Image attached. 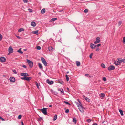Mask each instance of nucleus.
Segmentation results:
<instances>
[{
	"label": "nucleus",
	"instance_id": "obj_19",
	"mask_svg": "<svg viewBox=\"0 0 125 125\" xmlns=\"http://www.w3.org/2000/svg\"><path fill=\"white\" fill-rule=\"evenodd\" d=\"M83 97L87 101H89L90 99L87 97H86L85 96L83 95Z\"/></svg>",
	"mask_w": 125,
	"mask_h": 125
},
{
	"label": "nucleus",
	"instance_id": "obj_39",
	"mask_svg": "<svg viewBox=\"0 0 125 125\" xmlns=\"http://www.w3.org/2000/svg\"><path fill=\"white\" fill-rule=\"evenodd\" d=\"M88 12V10L87 9H85L84 10V12L85 13H86Z\"/></svg>",
	"mask_w": 125,
	"mask_h": 125
},
{
	"label": "nucleus",
	"instance_id": "obj_49",
	"mask_svg": "<svg viewBox=\"0 0 125 125\" xmlns=\"http://www.w3.org/2000/svg\"><path fill=\"white\" fill-rule=\"evenodd\" d=\"M93 55V53H91V54H90V56H89L90 58L91 59V58H92V56Z\"/></svg>",
	"mask_w": 125,
	"mask_h": 125
},
{
	"label": "nucleus",
	"instance_id": "obj_26",
	"mask_svg": "<svg viewBox=\"0 0 125 125\" xmlns=\"http://www.w3.org/2000/svg\"><path fill=\"white\" fill-rule=\"evenodd\" d=\"M17 52L21 54H22L23 53V52L21 51V48H20L18 50Z\"/></svg>",
	"mask_w": 125,
	"mask_h": 125
},
{
	"label": "nucleus",
	"instance_id": "obj_51",
	"mask_svg": "<svg viewBox=\"0 0 125 125\" xmlns=\"http://www.w3.org/2000/svg\"><path fill=\"white\" fill-rule=\"evenodd\" d=\"M21 79H22V80H25V77H21Z\"/></svg>",
	"mask_w": 125,
	"mask_h": 125
},
{
	"label": "nucleus",
	"instance_id": "obj_9",
	"mask_svg": "<svg viewBox=\"0 0 125 125\" xmlns=\"http://www.w3.org/2000/svg\"><path fill=\"white\" fill-rule=\"evenodd\" d=\"M46 82L47 83L50 85H52L54 83V82L53 81H50L48 79H47L46 80Z\"/></svg>",
	"mask_w": 125,
	"mask_h": 125
},
{
	"label": "nucleus",
	"instance_id": "obj_45",
	"mask_svg": "<svg viewBox=\"0 0 125 125\" xmlns=\"http://www.w3.org/2000/svg\"><path fill=\"white\" fill-rule=\"evenodd\" d=\"M2 36L1 35V34H0V41L2 40Z\"/></svg>",
	"mask_w": 125,
	"mask_h": 125
},
{
	"label": "nucleus",
	"instance_id": "obj_14",
	"mask_svg": "<svg viewBox=\"0 0 125 125\" xmlns=\"http://www.w3.org/2000/svg\"><path fill=\"white\" fill-rule=\"evenodd\" d=\"M114 63L115 64L116 66H117L120 64L119 61L118 60L117 61H115Z\"/></svg>",
	"mask_w": 125,
	"mask_h": 125
},
{
	"label": "nucleus",
	"instance_id": "obj_34",
	"mask_svg": "<svg viewBox=\"0 0 125 125\" xmlns=\"http://www.w3.org/2000/svg\"><path fill=\"white\" fill-rule=\"evenodd\" d=\"M122 42L123 43L125 44V37H124L123 38Z\"/></svg>",
	"mask_w": 125,
	"mask_h": 125
},
{
	"label": "nucleus",
	"instance_id": "obj_55",
	"mask_svg": "<svg viewBox=\"0 0 125 125\" xmlns=\"http://www.w3.org/2000/svg\"><path fill=\"white\" fill-rule=\"evenodd\" d=\"M93 125H97V124L96 123H95L93 124Z\"/></svg>",
	"mask_w": 125,
	"mask_h": 125
},
{
	"label": "nucleus",
	"instance_id": "obj_24",
	"mask_svg": "<svg viewBox=\"0 0 125 125\" xmlns=\"http://www.w3.org/2000/svg\"><path fill=\"white\" fill-rule=\"evenodd\" d=\"M48 49L50 52H51L54 49L52 47L50 46L48 47Z\"/></svg>",
	"mask_w": 125,
	"mask_h": 125
},
{
	"label": "nucleus",
	"instance_id": "obj_13",
	"mask_svg": "<svg viewBox=\"0 0 125 125\" xmlns=\"http://www.w3.org/2000/svg\"><path fill=\"white\" fill-rule=\"evenodd\" d=\"M79 107H80L78 108L80 111L81 112H84L83 107L82 106V105L81 106H80Z\"/></svg>",
	"mask_w": 125,
	"mask_h": 125
},
{
	"label": "nucleus",
	"instance_id": "obj_11",
	"mask_svg": "<svg viewBox=\"0 0 125 125\" xmlns=\"http://www.w3.org/2000/svg\"><path fill=\"white\" fill-rule=\"evenodd\" d=\"M77 101L79 102V104H78V103L76 102H75V103L77 104V106L78 107V108H79V107H80V106H82V105H81V104L80 101L79 99H77Z\"/></svg>",
	"mask_w": 125,
	"mask_h": 125
},
{
	"label": "nucleus",
	"instance_id": "obj_46",
	"mask_svg": "<svg viewBox=\"0 0 125 125\" xmlns=\"http://www.w3.org/2000/svg\"><path fill=\"white\" fill-rule=\"evenodd\" d=\"M13 72L15 74H16L17 73V72H16V71L15 70H13Z\"/></svg>",
	"mask_w": 125,
	"mask_h": 125
},
{
	"label": "nucleus",
	"instance_id": "obj_54",
	"mask_svg": "<svg viewBox=\"0 0 125 125\" xmlns=\"http://www.w3.org/2000/svg\"><path fill=\"white\" fill-rule=\"evenodd\" d=\"M22 67L24 68H26L27 67L25 65H23Z\"/></svg>",
	"mask_w": 125,
	"mask_h": 125
},
{
	"label": "nucleus",
	"instance_id": "obj_32",
	"mask_svg": "<svg viewBox=\"0 0 125 125\" xmlns=\"http://www.w3.org/2000/svg\"><path fill=\"white\" fill-rule=\"evenodd\" d=\"M36 86L37 87V88L38 89H39V85H40L39 83H37V82H36Z\"/></svg>",
	"mask_w": 125,
	"mask_h": 125
},
{
	"label": "nucleus",
	"instance_id": "obj_33",
	"mask_svg": "<svg viewBox=\"0 0 125 125\" xmlns=\"http://www.w3.org/2000/svg\"><path fill=\"white\" fill-rule=\"evenodd\" d=\"M101 66L102 68H105V65L104 64L102 63L101 64Z\"/></svg>",
	"mask_w": 125,
	"mask_h": 125
},
{
	"label": "nucleus",
	"instance_id": "obj_1",
	"mask_svg": "<svg viewBox=\"0 0 125 125\" xmlns=\"http://www.w3.org/2000/svg\"><path fill=\"white\" fill-rule=\"evenodd\" d=\"M47 108H43L40 110L45 115H46L47 114Z\"/></svg>",
	"mask_w": 125,
	"mask_h": 125
},
{
	"label": "nucleus",
	"instance_id": "obj_29",
	"mask_svg": "<svg viewBox=\"0 0 125 125\" xmlns=\"http://www.w3.org/2000/svg\"><path fill=\"white\" fill-rule=\"evenodd\" d=\"M33 33L34 34H35L37 35L38 34V31L36 30L34 31H33Z\"/></svg>",
	"mask_w": 125,
	"mask_h": 125
},
{
	"label": "nucleus",
	"instance_id": "obj_7",
	"mask_svg": "<svg viewBox=\"0 0 125 125\" xmlns=\"http://www.w3.org/2000/svg\"><path fill=\"white\" fill-rule=\"evenodd\" d=\"M117 60L118 61H119L120 63L122 62L125 63V59H123L121 60L120 58H118L117 59Z\"/></svg>",
	"mask_w": 125,
	"mask_h": 125
},
{
	"label": "nucleus",
	"instance_id": "obj_63",
	"mask_svg": "<svg viewBox=\"0 0 125 125\" xmlns=\"http://www.w3.org/2000/svg\"><path fill=\"white\" fill-rule=\"evenodd\" d=\"M41 119H42L41 118L40 119H39V120H40Z\"/></svg>",
	"mask_w": 125,
	"mask_h": 125
},
{
	"label": "nucleus",
	"instance_id": "obj_21",
	"mask_svg": "<svg viewBox=\"0 0 125 125\" xmlns=\"http://www.w3.org/2000/svg\"><path fill=\"white\" fill-rule=\"evenodd\" d=\"M38 66L39 68L42 69H43V67L42 64L40 63H39L38 64Z\"/></svg>",
	"mask_w": 125,
	"mask_h": 125
},
{
	"label": "nucleus",
	"instance_id": "obj_47",
	"mask_svg": "<svg viewBox=\"0 0 125 125\" xmlns=\"http://www.w3.org/2000/svg\"><path fill=\"white\" fill-rule=\"evenodd\" d=\"M99 48H98V47H97L96 48L95 50L96 51H99Z\"/></svg>",
	"mask_w": 125,
	"mask_h": 125
},
{
	"label": "nucleus",
	"instance_id": "obj_16",
	"mask_svg": "<svg viewBox=\"0 0 125 125\" xmlns=\"http://www.w3.org/2000/svg\"><path fill=\"white\" fill-rule=\"evenodd\" d=\"M32 79V77H27L26 76L25 77V80H27L28 81H29L31 80Z\"/></svg>",
	"mask_w": 125,
	"mask_h": 125
},
{
	"label": "nucleus",
	"instance_id": "obj_57",
	"mask_svg": "<svg viewBox=\"0 0 125 125\" xmlns=\"http://www.w3.org/2000/svg\"><path fill=\"white\" fill-rule=\"evenodd\" d=\"M21 125H24V123L22 121H21Z\"/></svg>",
	"mask_w": 125,
	"mask_h": 125
},
{
	"label": "nucleus",
	"instance_id": "obj_44",
	"mask_svg": "<svg viewBox=\"0 0 125 125\" xmlns=\"http://www.w3.org/2000/svg\"><path fill=\"white\" fill-rule=\"evenodd\" d=\"M28 10L29 11V12H32V10L31 9L29 8L28 9Z\"/></svg>",
	"mask_w": 125,
	"mask_h": 125
},
{
	"label": "nucleus",
	"instance_id": "obj_23",
	"mask_svg": "<svg viewBox=\"0 0 125 125\" xmlns=\"http://www.w3.org/2000/svg\"><path fill=\"white\" fill-rule=\"evenodd\" d=\"M100 97H104L105 96V94L103 93H101L100 94Z\"/></svg>",
	"mask_w": 125,
	"mask_h": 125
},
{
	"label": "nucleus",
	"instance_id": "obj_62",
	"mask_svg": "<svg viewBox=\"0 0 125 125\" xmlns=\"http://www.w3.org/2000/svg\"><path fill=\"white\" fill-rule=\"evenodd\" d=\"M52 106V105H50L49 106V107H51Z\"/></svg>",
	"mask_w": 125,
	"mask_h": 125
},
{
	"label": "nucleus",
	"instance_id": "obj_3",
	"mask_svg": "<svg viewBox=\"0 0 125 125\" xmlns=\"http://www.w3.org/2000/svg\"><path fill=\"white\" fill-rule=\"evenodd\" d=\"M41 59L42 62L45 66H46L47 65V62L45 59L42 57L41 58Z\"/></svg>",
	"mask_w": 125,
	"mask_h": 125
},
{
	"label": "nucleus",
	"instance_id": "obj_41",
	"mask_svg": "<svg viewBox=\"0 0 125 125\" xmlns=\"http://www.w3.org/2000/svg\"><path fill=\"white\" fill-rule=\"evenodd\" d=\"M69 112V109H67L65 111V112L66 113H68Z\"/></svg>",
	"mask_w": 125,
	"mask_h": 125
},
{
	"label": "nucleus",
	"instance_id": "obj_27",
	"mask_svg": "<svg viewBox=\"0 0 125 125\" xmlns=\"http://www.w3.org/2000/svg\"><path fill=\"white\" fill-rule=\"evenodd\" d=\"M73 121L74 123H76L77 121L76 118L75 117L73 119Z\"/></svg>",
	"mask_w": 125,
	"mask_h": 125
},
{
	"label": "nucleus",
	"instance_id": "obj_4",
	"mask_svg": "<svg viewBox=\"0 0 125 125\" xmlns=\"http://www.w3.org/2000/svg\"><path fill=\"white\" fill-rule=\"evenodd\" d=\"M100 42V38L99 37H97L96 39V41L94 42V43L96 44L99 43Z\"/></svg>",
	"mask_w": 125,
	"mask_h": 125
},
{
	"label": "nucleus",
	"instance_id": "obj_22",
	"mask_svg": "<svg viewBox=\"0 0 125 125\" xmlns=\"http://www.w3.org/2000/svg\"><path fill=\"white\" fill-rule=\"evenodd\" d=\"M45 9L44 8L42 9L41 11V13L42 14H43L44 13H45Z\"/></svg>",
	"mask_w": 125,
	"mask_h": 125
},
{
	"label": "nucleus",
	"instance_id": "obj_12",
	"mask_svg": "<svg viewBox=\"0 0 125 125\" xmlns=\"http://www.w3.org/2000/svg\"><path fill=\"white\" fill-rule=\"evenodd\" d=\"M90 46L91 48L92 49H94L96 47V45L94 44H93L92 43H91L90 44Z\"/></svg>",
	"mask_w": 125,
	"mask_h": 125
},
{
	"label": "nucleus",
	"instance_id": "obj_64",
	"mask_svg": "<svg viewBox=\"0 0 125 125\" xmlns=\"http://www.w3.org/2000/svg\"><path fill=\"white\" fill-rule=\"evenodd\" d=\"M69 73V71H67V72L66 73H67L68 74V73Z\"/></svg>",
	"mask_w": 125,
	"mask_h": 125
},
{
	"label": "nucleus",
	"instance_id": "obj_30",
	"mask_svg": "<svg viewBox=\"0 0 125 125\" xmlns=\"http://www.w3.org/2000/svg\"><path fill=\"white\" fill-rule=\"evenodd\" d=\"M76 65L77 66H79L80 65V62L79 61H76Z\"/></svg>",
	"mask_w": 125,
	"mask_h": 125
},
{
	"label": "nucleus",
	"instance_id": "obj_31",
	"mask_svg": "<svg viewBox=\"0 0 125 125\" xmlns=\"http://www.w3.org/2000/svg\"><path fill=\"white\" fill-rule=\"evenodd\" d=\"M57 118V115H56L54 117V118L53 120L54 121L56 120Z\"/></svg>",
	"mask_w": 125,
	"mask_h": 125
},
{
	"label": "nucleus",
	"instance_id": "obj_35",
	"mask_svg": "<svg viewBox=\"0 0 125 125\" xmlns=\"http://www.w3.org/2000/svg\"><path fill=\"white\" fill-rule=\"evenodd\" d=\"M65 77L66 78L67 81H68L69 80V78L68 77V75H66Z\"/></svg>",
	"mask_w": 125,
	"mask_h": 125
},
{
	"label": "nucleus",
	"instance_id": "obj_20",
	"mask_svg": "<svg viewBox=\"0 0 125 125\" xmlns=\"http://www.w3.org/2000/svg\"><path fill=\"white\" fill-rule=\"evenodd\" d=\"M24 29L23 28H21L18 31V32H21L23 31H24Z\"/></svg>",
	"mask_w": 125,
	"mask_h": 125
},
{
	"label": "nucleus",
	"instance_id": "obj_61",
	"mask_svg": "<svg viewBox=\"0 0 125 125\" xmlns=\"http://www.w3.org/2000/svg\"><path fill=\"white\" fill-rule=\"evenodd\" d=\"M67 90H68V91H69V89L67 87Z\"/></svg>",
	"mask_w": 125,
	"mask_h": 125
},
{
	"label": "nucleus",
	"instance_id": "obj_58",
	"mask_svg": "<svg viewBox=\"0 0 125 125\" xmlns=\"http://www.w3.org/2000/svg\"><path fill=\"white\" fill-rule=\"evenodd\" d=\"M63 10L62 9V10H60L59 11L60 12H61Z\"/></svg>",
	"mask_w": 125,
	"mask_h": 125
},
{
	"label": "nucleus",
	"instance_id": "obj_10",
	"mask_svg": "<svg viewBox=\"0 0 125 125\" xmlns=\"http://www.w3.org/2000/svg\"><path fill=\"white\" fill-rule=\"evenodd\" d=\"M10 80L12 82H15V79L13 77H11L10 78Z\"/></svg>",
	"mask_w": 125,
	"mask_h": 125
},
{
	"label": "nucleus",
	"instance_id": "obj_37",
	"mask_svg": "<svg viewBox=\"0 0 125 125\" xmlns=\"http://www.w3.org/2000/svg\"><path fill=\"white\" fill-rule=\"evenodd\" d=\"M122 21H120L118 22V24L119 26L122 24Z\"/></svg>",
	"mask_w": 125,
	"mask_h": 125
},
{
	"label": "nucleus",
	"instance_id": "obj_18",
	"mask_svg": "<svg viewBox=\"0 0 125 125\" xmlns=\"http://www.w3.org/2000/svg\"><path fill=\"white\" fill-rule=\"evenodd\" d=\"M31 25L33 27H35L36 26V24L35 22L32 21L31 23Z\"/></svg>",
	"mask_w": 125,
	"mask_h": 125
},
{
	"label": "nucleus",
	"instance_id": "obj_5",
	"mask_svg": "<svg viewBox=\"0 0 125 125\" xmlns=\"http://www.w3.org/2000/svg\"><path fill=\"white\" fill-rule=\"evenodd\" d=\"M115 69V67L113 65H110L108 68V69L109 71L113 70Z\"/></svg>",
	"mask_w": 125,
	"mask_h": 125
},
{
	"label": "nucleus",
	"instance_id": "obj_38",
	"mask_svg": "<svg viewBox=\"0 0 125 125\" xmlns=\"http://www.w3.org/2000/svg\"><path fill=\"white\" fill-rule=\"evenodd\" d=\"M64 102L66 104H67L69 105H70L71 104L70 103H69L68 102L66 101H64Z\"/></svg>",
	"mask_w": 125,
	"mask_h": 125
},
{
	"label": "nucleus",
	"instance_id": "obj_15",
	"mask_svg": "<svg viewBox=\"0 0 125 125\" xmlns=\"http://www.w3.org/2000/svg\"><path fill=\"white\" fill-rule=\"evenodd\" d=\"M0 60L2 62H4L6 60V59L4 57H1L0 58Z\"/></svg>",
	"mask_w": 125,
	"mask_h": 125
},
{
	"label": "nucleus",
	"instance_id": "obj_59",
	"mask_svg": "<svg viewBox=\"0 0 125 125\" xmlns=\"http://www.w3.org/2000/svg\"><path fill=\"white\" fill-rule=\"evenodd\" d=\"M17 37L19 39H20V37L19 36H17Z\"/></svg>",
	"mask_w": 125,
	"mask_h": 125
},
{
	"label": "nucleus",
	"instance_id": "obj_56",
	"mask_svg": "<svg viewBox=\"0 0 125 125\" xmlns=\"http://www.w3.org/2000/svg\"><path fill=\"white\" fill-rule=\"evenodd\" d=\"M89 75V74H86L85 75V76H87V77H88Z\"/></svg>",
	"mask_w": 125,
	"mask_h": 125
},
{
	"label": "nucleus",
	"instance_id": "obj_36",
	"mask_svg": "<svg viewBox=\"0 0 125 125\" xmlns=\"http://www.w3.org/2000/svg\"><path fill=\"white\" fill-rule=\"evenodd\" d=\"M57 19V18H53L51 19V21H55Z\"/></svg>",
	"mask_w": 125,
	"mask_h": 125
},
{
	"label": "nucleus",
	"instance_id": "obj_28",
	"mask_svg": "<svg viewBox=\"0 0 125 125\" xmlns=\"http://www.w3.org/2000/svg\"><path fill=\"white\" fill-rule=\"evenodd\" d=\"M119 112L120 113L121 115L122 116H123V113L122 110L121 109H119Z\"/></svg>",
	"mask_w": 125,
	"mask_h": 125
},
{
	"label": "nucleus",
	"instance_id": "obj_43",
	"mask_svg": "<svg viewBox=\"0 0 125 125\" xmlns=\"http://www.w3.org/2000/svg\"><path fill=\"white\" fill-rule=\"evenodd\" d=\"M103 80L104 81H106V78L105 77H103Z\"/></svg>",
	"mask_w": 125,
	"mask_h": 125
},
{
	"label": "nucleus",
	"instance_id": "obj_40",
	"mask_svg": "<svg viewBox=\"0 0 125 125\" xmlns=\"http://www.w3.org/2000/svg\"><path fill=\"white\" fill-rule=\"evenodd\" d=\"M36 48L38 50H40L41 49V47L40 46H37Z\"/></svg>",
	"mask_w": 125,
	"mask_h": 125
},
{
	"label": "nucleus",
	"instance_id": "obj_6",
	"mask_svg": "<svg viewBox=\"0 0 125 125\" xmlns=\"http://www.w3.org/2000/svg\"><path fill=\"white\" fill-rule=\"evenodd\" d=\"M20 75L21 76H23L24 77L29 76V75H28V74L26 73H21L20 74Z\"/></svg>",
	"mask_w": 125,
	"mask_h": 125
},
{
	"label": "nucleus",
	"instance_id": "obj_17",
	"mask_svg": "<svg viewBox=\"0 0 125 125\" xmlns=\"http://www.w3.org/2000/svg\"><path fill=\"white\" fill-rule=\"evenodd\" d=\"M58 90L60 91L61 93H62L61 94H64V92L62 88H59L58 89Z\"/></svg>",
	"mask_w": 125,
	"mask_h": 125
},
{
	"label": "nucleus",
	"instance_id": "obj_42",
	"mask_svg": "<svg viewBox=\"0 0 125 125\" xmlns=\"http://www.w3.org/2000/svg\"><path fill=\"white\" fill-rule=\"evenodd\" d=\"M22 117V116L21 115H19L18 116V118L19 119H21Z\"/></svg>",
	"mask_w": 125,
	"mask_h": 125
},
{
	"label": "nucleus",
	"instance_id": "obj_48",
	"mask_svg": "<svg viewBox=\"0 0 125 125\" xmlns=\"http://www.w3.org/2000/svg\"><path fill=\"white\" fill-rule=\"evenodd\" d=\"M23 1L24 3H27L28 2V0H23Z\"/></svg>",
	"mask_w": 125,
	"mask_h": 125
},
{
	"label": "nucleus",
	"instance_id": "obj_8",
	"mask_svg": "<svg viewBox=\"0 0 125 125\" xmlns=\"http://www.w3.org/2000/svg\"><path fill=\"white\" fill-rule=\"evenodd\" d=\"M9 52V53H12L13 52V49L11 46H10L8 49Z\"/></svg>",
	"mask_w": 125,
	"mask_h": 125
},
{
	"label": "nucleus",
	"instance_id": "obj_2",
	"mask_svg": "<svg viewBox=\"0 0 125 125\" xmlns=\"http://www.w3.org/2000/svg\"><path fill=\"white\" fill-rule=\"evenodd\" d=\"M27 61L28 62L29 66L30 68H32L33 66V62L29 60L28 59H27Z\"/></svg>",
	"mask_w": 125,
	"mask_h": 125
},
{
	"label": "nucleus",
	"instance_id": "obj_25",
	"mask_svg": "<svg viewBox=\"0 0 125 125\" xmlns=\"http://www.w3.org/2000/svg\"><path fill=\"white\" fill-rule=\"evenodd\" d=\"M58 83H60L61 84H63V82L62 80H59L58 81Z\"/></svg>",
	"mask_w": 125,
	"mask_h": 125
},
{
	"label": "nucleus",
	"instance_id": "obj_53",
	"mask_svg": "<svg viewBox=\"0 0 125 125\" xmlns=\"http://www.w3.org/2000/svg\"><path fill=\"white\" fill-rule=\"evenodd\" d=\"M101 44H98L97 45H96V46H97V47L100 46H101Z\"/></svg>",
	"mask_w": 125,
	"mask_h": 125
},
{
	"label": "nucleus",
	"instance_id": "obj_50",
	"mask_svg": "<svg viewBox=\"0 0 125 125\" xmlns=\"http://www.w3.org/2000/svg\"><path fill=\"white\" fill-rule=\"evenodd\" d=\"M91 120L90 119H87V121L88 123H90L91 122Z\"/></svg>",
	"mask_w": 125,
	"mask_h": 125
},
{
	"label": "nucleus",
	"instance_id": "obj_60",
	"mask_svg": "<svg viewBox=\"0 0 125 125\" xmlns=\"http://www.w3.org/2000/svg\"><path fill=\"white\" fill-rule=\"evenodd\" d=\"M38 74H39L40 75L41 74V73L40 72H39L38 73Z\"/></svg>",
	"mask_w": 125,
	"mask_h": 125
},
{
	"label": "nucleus",
	"instance_id": "obj_52",
	"mask_svg": "<svg viewBox=\"0 0 125 125\" xmlns=\"http://www.w3.org/2000/svg\"><path fill=\"white\" fill-rule=\"evenodd\" d=\"M0 119L2 120V121H4V119L1 116H0Z\"/></svg>",
	"mask_w": 125,
	"mask_h": 125
}]
</instances>
